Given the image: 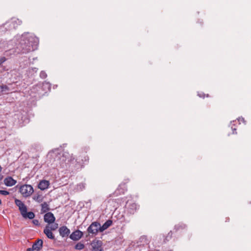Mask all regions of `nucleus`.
Here are the masks:
<instances>
[{
    "mask_svg": "<svg viewBox=\"0 0 251 251\" xmlns=\"http://www.w3.org/2000/svg\"><path fill=\"white\" fill-rule=\"evenodd\" d=\"M59 231L60 236L63 237L68 236L70 232L69 229L65 226L60 227Z\"/></svg>",
    "mask_w": 251,
    "mask_h": 251,
    "instance_id": "f8f14e48",
    "label": "nucleus"
},
{
    "mask_svg": "<svg viewBox=\"0 0 251 251\" xmlns=\"http://www.w3.org/2000/svg\"><path fill=\"white\" fill-rule=\"evenodd\" d=\"M15 203L19 207L21 215H24V213L27 210L26 206L21 201L18 199H15Z\"/></svg>",
    "mask_w": 251,
    "mask_h": 251,
    "instance_id": "423d86ee",
    "label": "nucleus"
},
{
    "mask_svg": "<svg viewBox=\"0 0 251 251\" xmlns=\"http://www.w3.org/2000/svg\"><path fill=\"white\" fill-rule=\"evenodd\" d=\"M38 69L37 68H31L29 69V71L30 72L31 71L36 73L37 72Z\"/></svg>",
    "mask_w": 251,
    "mask_h": 251,
    "instance_id": "393cba45",
    "label": "nucleus"
},
{
    "mask_svg": "<svg viewBox=\"0 0 251 251\" xmlns=\"http://www.w3.org/2000/svg\"><path fill=\"white\" fill-rule=\"evenodd\" d=\"M85 188V185L83 183H80L77 185L76 190L77 191L82 190Z\"/></svg>",
    "mask_w": 251,
    "mask_h": 251,
    "instance_id": "aec40b11",
    "label": "nucleus"
},
{
    "mask_svg": "<svg viewBox=\"0 0 251 251\" xmlns=\"http://www.w3.org/2000/svg\"><path fill=\"white\" fill-rule=\"evenodd\" d=\"M150 241V240L147 238V236H141L139 238V239L138 241V246H144L146 245H148L149 244Z\"/></svg>",
    "mask_w": 251,
    "mask_h": 251,
    "instance_id": "9d476101",
    "label": "nucleus"
},
{
    "mask_svg": "<svg viewBox=\"0 0 251 251\" xmlns=\"http://www.w3.org/2000/svg\"><path fill=\"white\" fill-rule=\"evenodd\" d=\"M1 203V200H0V204Z\"/></svg>",
    "mask_w": 251,
    "mask_h": 251,
    "instance_id": "c756f323",
    "label": "nucleus"
},
{
    "mask_svg": "<svg viewBox=\"0 0 251 251\" xmlns=\"http://www.w3.org/2000/svg\"><path fill=\"white\" fill-rule=\"evenodd\" d=\"M44 220L48 224H53L55 220V218L51 212H48L45 214Z\"/></svg>",
    "mask_w": 251,
    "mask_h": 251,
    "instance_id": "39448f33",
    "label": "nucleus"
},
{
    "mask_svg": "<svg viewBox=\"0 0 251 251\" xmlns=\"http://www.w3.org/2000/svg\"><path fill=\"white\" fill-rule=\"evenodd\" d=\"M50 182L49 181L42 180L39 182L38 184V188L41 190H44L48 188Z\"/></svg>",
    "mask_w": 251,
    "mask_h": 251,
    "instance_id": "ddd939ff",
    "label": "nucleus"
},
{
    "mask_svg": "<svg viewBox=\"0 0 251 251\" xmlns=\"http://www.w3.org/2000/svg\"><path fill=\"white\" fill-rule=\"evenodd\" d=\"M39 43L38 39L29 34L22 35L21 41L18 48L23 53H27L35 50Z\"/></svg>",
    "mask_w": 251,
    "mask_h": 251,
    "instance_id": "f257e3e1",
    "label": "nucleus"
},
{
    "mask_svg": "<svg viewBox=\"0 0 251 251\" xmlns=\"http://www.w3.org/2000/svg\"><path fill=\"white\" fill-rule=\"evenodd\" d=\"M46 227L47 228H49L51 231H54L56 230L58 227V225L57 223H54V222L53 224H48L46 225Z\"/></svg>",
    "mask_w": 251,
    "mask_h": 251,
    "instance_id": "f3484780",
    "label": "nucleus"
},
{
    "mask_svg": "<svg viewBox=\"0 0 251 251\" xmlns=\"http://www.w3.org/2000/svg\"><path fill=\"white\" fill-rule=\"evenodd\" d=\"M33 188L30 185H23L20 188V192L24 197H29L33 193Z\"/></svg>",
    "mask_w": 251,
    "mask_h": 251,
    "instance_id": "f03ea898",
    "label": "nucleus"
},
{
    "mask_svg": "<svg viewBox=\"0 0 251 251\" xmlns=\"http://www.w3.org/2000/svg\"><path fill=\"white\" fill-rule=\"evenodd\" d=\"M24 215H22V216L24 218H28L29 219H33L35 217V214L32 212H27V210L24 213Z\"/></svg>",
    "mask_w": 251,
    "mask_h": 251,
    "instance_id": "dca6fc26",
    "label": "nucleus"
},
{
    "mask_svg": "<svg viewBox=\"0 0 251 251\" xmlns=\"http://www.w3.org/2000/svg\"><path fill=\"white\" fill-rule=\"evenodd\" d=\"M34 250L33 249V248L32 247V248H28L27 249V251H33Z\"/></svg>",
    "mask_w": 251,
    "mask_h": 251,
    "instance_id": "cd10ccee",
    "label": "nucleus"
},
{
    "mask_svg": "<svg viewBox=\"0 0 251 251\" xmlns=\"http://www.w3.org/2000/svg\"><path fill=\"white\" fill-rule=\"evenodd\" d=\"M4 184L9 187H11L15 185L17 183V181L14 179L11 176H7L5 177L3 180Z\"/></svg>",
    "mask_w": 251,
    "mask_h": 251,
    "instance_id": "1a4fd4ad",
    "label": "nucleus"
},
{
    "mask_svg": "<svg viewBox=\"0 0 251 251\" xmlns=\"http://www.w3.org/2000/svg\"><path fill=\"white\" fill-rule=\"evenodd\" d=\"M84 247L85 246L83 244L79 242L75 245V248L77 250H81L84 249Z\"/></svg>",
    "mask_w": 251,
    "mask_h": 251,
    "instance_id": "6ab92c4d",
    "label": "nucleus"
},
{
    "mask_svg": "<svg viewBox=\"0 0 251 251\" xmlns=\"http://www.w3.org/2000/svg\"><path fill=\"white\" fill-rule=\"evenodd\" d=\"M32 222L35 225H38L39 224V221L37 220H33Z\"/></svg>",
    "mask_w": 251,
    "mask_h": 251,
    "instance_id": "bb28decb",
    "label": "nucleus"
},
{
    "mask_svg": "<svg viewBox=\"0 0 251 251\" xmlns=\"http://www.w3.org/2000/svg\"><path fill=\"white\" fill-rule=\"evenodd\" d=\"M41 78L44 79L47 76V74L44 71H41L40 74Z\"/></svg>",
    "mask_w": 251,
    "mask_h": 251,
    "instance_id": "4be33fe9",
    "label": "nucleus"
},
{
    "mask_svg": "<svg viewBox=\"0 0 251 251\" xmlns=\"http://www.w3.org/2000/svg\"><path fill=\"white\" fill-rule=\"evenodd\" d=\"M44 233L46 234L47 237L50 239H54V236L52 233L51 231L46 227L44 228Z\"/></svg>",
    "mask_w": 251,
    "mask_h": 251,
    "instance_id": "2eb2a0df",
    "label": "nucleus"
},
{
    "mask_svg": "<svg viewBox=\"0 0 251 251\" xmlns=\"http://www.w3.org/2000/svg\"><path fill=\"white\" fill-rule=\"evenodd\" d=\"M136 204H135V203H132L130 205V207H131V209L133 210V209H136Z\"/></svg>",
    "mask_w": 251,
    "mask_h": 251,
    "instance_id": "a878e982",
    "label": "nucleus"
},
{
    "mask_svg": "<svg viewBox=\"0 0 251 251\" xmlns=\"http://www.w3.org/2000/svg\"><path fill=\"white\" fill-rule=\"evenodd\" d=\"M92 251H102V242L100 240H94L91 243Z\"/></svg>",
    "mask_w": 251,
    "mask_h": 251,
    "instance_id": "20e7f679",
    "label": "nucleus"
},
{
    "mask_svg": "<svg viewBox=\"0 0 251 251\" xmlns=\"http://www.w3.org/2000/svg\"><path fill=\"white\" fill-rule=\"evenodd\" d=\"M100 224L98 222H93L87 228V232L89 234L96 235L98 232H100Z\"/></svg>",
    "mask_w": 251,
    "mask_h": 251,
    "instance_id": "7ed1b4c3",
    "label": "nucleus"
},
{
    "mask_svg": "<svg viewBox=\"0 0 251 251\" xmlns=\"http://www.w3.org/2000/svg\"><path fill=\"white\" fill-rule=\"evenodd\" d=\"M112 224V221L111 220H107L106 221L104 224L101 226L100 225V232H102L106 229H107L109 226H110Z\"/></svg>",
    "mask_w": 251,
    "mask_h": 251,
    "instance_id": "4468645a",
    "label": "nucleus"
},
{
    "mask_svg": "<svg viewBox=\"0 0 251 251\" xmlns=\"http://www.w3.org/2000/svg\"><path fill=\"white\" fill-rule=\"evenodd\" d=\"M130 213H134L133 210V211H130Z\"/></svg>",
    "mask_w": 251,
    "mask_h": 251,
    "instance_id": "c85d7f7f",
    "label": "nucleus"
},
{
    "mask_svg": "<svg viewBox=\"0 0 251 251\" xmlns=\"http://www.w3.org/2000/svg\"><path fill=\"white\" fill-rule=\"evenodd\" d=\"M43 242L41 239H38L33 244L32 248L35 251H40L43 247Z\"/></svg>",
    "mask_w": 251,
    "mask_h": 251,
    "instance_id": "9b49d317",
    "label": "nucleus"
},
{
    "mask_svg": "<svg viewBox=\"0 0 251 251\" xmlns=\"http://www.w3.org/2000/svg\"><path fill=\"white\" fill-rule=\"evenodd\" d=\"M6 60L5 57H1L0 58V66Z\"/></svg>",
    "mask_w": 251,
    "mask_h": 251,
    "instance_id": "b1692460",
    "label": "nucleus"
},
{
    "mask_svg": "<svg viewBox=\"0 0 251 251\" xmlns=\"http://www.w3.org/2000/svg\"><path fill=\"white\" fill-rule=\"evenodd\" d=\"M83 235V233L82 231L77 230L70 235V238L74 241H77L82 237Z\"/></svg>",
    "mask_w": 251,
    "mask_h": 251,
    "instance_id": "0eeeda50",
    "label": "nucleus"
},
{
    "mask_svg": "<svg viewBox=\"0 0 251 251\" xmlns=\"http://www.w3.org/2000/svg\"><path fill=\"white\" fill-rule=\"evenodd\" d=\"M0 194L6 196V195H9V192L7 191L0 190Z\"/></svg>",
    "mask_w": 251,
    "mask_h": 251,
    "instance_id": "5701e85b",
    "label": "nucleus"
},
{
    "mask_svg": "<svg viewBox=\"0 0 251 251\" xmlns=\"http://www.w3.org/2000/svg\"><path fill=\"white\" fill-rule=\"evenodd\" d=\"M41 211L42 213H46L50 210L49 205L47 204L46 202H43L41 204Z\"/></svg>",
    "mask_w": 251,
    "mask_h": 251,
    "instance_id": "a211bd4d",
    "label": "nucleus"
},
{
    "mask_svg": "<svg viewBox=\"0 0 251 251\" xmlns=\"http://www.w3.org/2000/svg\"><path fill=\"white\" fill-rule=\"evenodd\" d=\"M22 22L18 19L12 18L10 21H8L6 25H8L10 26V29L15 28L18 25H20Z\"/></svg>",
    "mask_w": 251,
    "mask_h": 251,
    "instance_id": "6e6552de",
    "label": "nucleus"
},
{
    "mask_svg": "<svg viewBox=\"0 0 251 251\" xmlns=\"http://www.w3.org/2000/svg\"><path fill=\"white\" fill-rule=\"evenodd\" d=\"M33 199L35 201L40 202L42 201V197L41 195H38L37 196H34L33 198Z\"/></svg>",
    "mask_w": 251,
    "mask_h": 251,
    "instance_id": "412c9836",
    "label": "nucleus"
}]
</instances>
